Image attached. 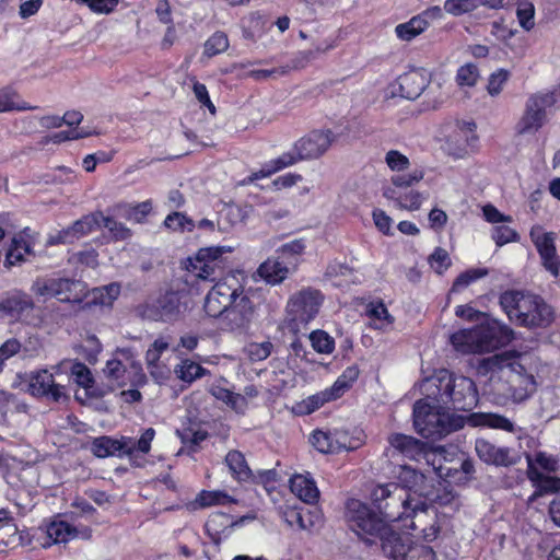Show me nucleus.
<instances>
[{
  "label": "nucleus",
  "instance_id": "nucleus-1",
  "mask_svg": "<svg viewBox=\"0 0 560 560\" xmlns=\"http://www.w3.org/2000/svg\"><path fill=\"white\" fill-rule=\"evenodd\" d=\"M523 355L515 351H504L485 358L481 368L486 372L498 373L503 382L499 390L513 402H522L536 392V381L533 374L527 373L522 363Z\"/></svg>",
  "mask_w": 560,
  "mask_h": 560
},
{
  "label": "nucleus",
  "instance_id": "nucleus-2",
  "mask_svg": "<svg viewBox=\"0 0 560 560\" xmlns=\"http://www.w3.org/2000/svg\"><path fill=\"white\" fill-rule=\"evenodd\" d=\"M500 305L511 322L526 328H547L555 320L553 308L539 295L509 290Z\"/></svg>",
  "mask_w": 560,
  "mask_h": 560
},
{
  "label": "nucleus",
  "instance_id": "nucleus-3",
  "mask_svg": "<svg viewBox=\"0 0 560 560\" xmlns=\"http://www.w3.org/2000/svg\"><path fill=\"white\" fill-rule=\"evenodd\" d=\"M337 135L331 129H313L296 140L289 152H284L273 162L275 166L264 176L294 165L300 161L317 160L326 154L337 141Z\"/></svg>",
  "mask_w": 560,
  "mask_h": 560
},
{
  "label": "nucleus",
  "instance_id": "nucleus-4",
  "mask_svg": "<svg viewBox=\"0 0 560 560\" xmlns=\"http://www.w3.org/2000/svg\"><path fill=\"white\" fill-rule=\"evenodd\" d=\"M413 425L424 438L441 439L464 425V420L424 400L416 401L413 406Z\"/></svg>",
  "mask_w": 560,
  "mask_h": 560
},
{
  "label": "nucleus",
  "instance_id": "nucleus-5",
  "mask_svg": "<svg viewBox=\"0 0 560 560\" xmlns=\"http://www.w3.org/2000/svg\"><path fill=\"white\" fill-rule=\"evenodd\" d=\"M439 384L428 380L424 386H434L439 389L440 395L435 399L436 402L451 405L457 410H470L478 402V390L474 381L466 376L447 375L440 377Z\"/></svg>",
  "mask_w": 560,
  "mask_h": 560
},
{
  "label": "nucleus",
  "instance_id": "nucleus-6",
  "mask_svg": "<svg viewBox=\"0 0 560 560\" xmlns=\"http://www.w3.org/2000/svg\"><path fill=\"white\" fill-rule=\"evenodd\" d=\"M324 296L319 290L302 289L292 294L285 306V324L294 334L313 320L319 312Z\"/></svg>",
  "mask_w": 560,
  "mask_h": 560
},
{
  "label": "nucleus",
  "instance_id": "nucleus-7",
  "mask_svg": "<svg viewBox=\"0 0 560 560\" xmlns=\"http://www.w3.org/2000/svg\"><path fill=\"white\" fill-rule=\"evenodd\" d=\"M372 495L384 523L405 520L417 500L398 483L377 486Z\"/></svg>",
  "mask_w": 560,
  "mask_h": 560
},
{
  "label": "nucleus",
  "instance_id": "nucleus-8",
  "mask_svg": "<svg viewBox=\"0 0 560 560\" xmlns=\"http://www.w3.org/2000/svg\"><path fill=\"white\" fill-rule=\"evenodd\" d=\"M557 103V91H542L528 96L524 112L515 125L520 136L535 135L548 121L547 110Z\"/></svg>",
  "mask_w": 560,
  "mask_h": 560
},
{
  "label": "nucleus",
  "instance_id": "nucleus-9",
  "mask_svg": "<svg viewBox=\"0 0 560 560\" xmlns=\"http://www.w3.org/2000/svg\"><path fill=\"white\" fill-rule=\"evenodd\" d=\"M155 430L153 428L145 429L139 440L122 436L121 439H113L110 436H100L92 442V452L100 458L114 455L131 456L135 452L148 454L151 450V443L154 440Z\"/></svg>",
  "mask_w": 560,
  "mask_h": 560
},
{
  "label": "nucleus",
  "instance_id": "nucleus-10",
  "mask_svg": "<svg viewBox=\"0 0 560 560\" xmlns=\"http://www.w3.org/2000/svg\"><path fill=\"white\" fill-rule=\"evenodd\" d=\"M345 520L349 528L366 542H372L370 537L380 536L385 530L384 521L366 504L355 499L347 501Z\"/></svg>",
  "mask_w": 560,
  "mask_h": 560
},
{
  "label": "nucleus",
  "instance_id": "nucleus-11",
  "mask_svg": "<svg viewBox=\"0 0 560 560\" xmlns=\"http://www.w3.org/2000/svg\"><path fill=\"white\" fill-rule=\"evenodd\" d=\"M36 295L56 298L60 302L81 303L88 294L85 284L79 280L47 279L37 280L32 287Z\"/></svg>",
  "mask_w": 560,
  "mask_h": 560
},
{
  "label": "nucleus",
  "instance_id": "nucleus-12",
  "mask_svg": "<svg viewBox=\"0 0 560 560\" xmlns=\"http://www.w3.org/2000/svg\"><path fill=\"white\" fill-rule=\"evenodd\" d=\"M242 292V284L234 276H228L215 282L207 293L203 308L210 317H224L228 308L233 303V298Z\"/></svg>",
  "mask_w": 560,
  "mask_h": 560
},
{
  "label": "nucleus",
  "instance_id": "nucleus-13",
  "mask_svg": "<svg viewBox=\"0 0 560 560\" xmlns=\"http://www.w3.org/2000/svg\"><path fill=\"white\" fill-rule=\"evenodd\" d=\"M388 443L393 453L397 452L402 457L416 462L423 459L428 465H431L435 471L441 469V466H435L438 454L428 443L401 433L389 435Z\"/></svg>",
  "mask_w": 560,
  "mask_h": 560
},
{
  "label": "nucleus",
  "instance_id": "nucleus-14",
  "mask_svg": "<svg viewBox=\"0 0 560 560\" xmlns=\"http://www.w3.org/2000/svg\"><path fill=\"white\" fill-rule=\"evenodd\" d=\"M480 352H490L509 345L514 339V331L508 325L497 320L487 319L477 326Z\"/></svg>",
  "mask_w": 560,
  "mask_h": 560
},
{
  "label": "nucleus",
  "instance_id": "nucleus-15",
  "mask_svg": "<svg viewBox=\"0 0 560 560\" xmlns=\"http://www.w3.org/2000/svg\"><path fill=\"white\" fill-rule=\"evenodd\" d=\"M530 240L534 243L541 264L547 271L555 278L560 273V258L557 255L556 234L553 232H544L541 226H534L530 230Z\"/></svg>",
  "mask_w": 560,
  "mask_h": 560
},
{
  "label": "nucleus",
  "instance_id": "nucleus-16",
  "mask_svg": "<svg viewBox=\"0 0 560 560\" xmlns=\"http://www.w3.org/2000/svg\"><path fill=\"white\" fill-rule=\"evenodd\" d=\"M224 252V247L201 248L187 269L198 279L214 281L217 271L222 269L220 257Z\"/></svg>",
  "mask_w": 560,
  "mask_h": 560
},
{
  "label": "nucleus",
  "instance_id": "nucleus-17",
  "mask_svg": "<svg viewBox=\"0 0 560 560\" xmlns=\"http://www.w3.org/2000/svg\"><path fill=\"white\" fill-rule=\"evenodd\" d=\"M102 212H93L83 215L77 220L71 226L58 231L48 238L49 245L72 244L81 237L92 233L101 226Z\"/></svg>",
  "mask_w": 560,
  "mask_h": 560
},
{
  "label": "nucleus",
  "instance_id": "nucleus-18",
  "mask_svg": "<svg viewBox=\"0 0 560 560\" xmlns=\"http://www.w3.org/2000/svg\"><path fill=\"white\" fill-rule=\"evenodd\" d=\"M255 316V305L242 285V292L233 298V303L228 308L223 320L231 330L248 327Z\"/></svg>",
  "mask_w": 560,
  "mask_h": 560
},
{
  "label": "nucleus",
  "instance_id": "nucleus-19",
  "mask_svg": "<svg viewBox=\"0 0 560 560\" xmlns=\"http://www.w3.org/2000/svg\"><path fill=\"white\" fill-rule=\"evenodd\" d=\"M475 451L482 462L495 466H511L516 464L520 459L512 448L497 446L485 439L476 440Z\"/></svg>",
  "mask_w": 560,
  "mask_h": 560
},
{
  "label": "nucleus",
  "instance_id": "nucleus-20",
  "mask_svg": "<svg viewBox=\"0 0 560 560\" xmlns=\"http://www.w3.org/2000/svg\"><path fill=\"white\" fill-rule=\"evenodd\" d=\"M312 445L320 453H339L355 448L351 444L348 433L343 430L322 431L316 430L311 436Z\"/></svg>",
  "mask_w": 560,
  "mask_h": 560
},
{
  "label": "nucleus",
  "instance_id": "nucleus-21",
  "mask_svg": "<svg viewBox=\"0 0 560 560\" xmlns=\"http://www.w3.org/2000/svg\"><path fill=\"white\" fill-rule=\"evenodd\" d=\"M476 124L471 121H463L456 125L455 129L447 137V145L450 152L457 156L467 153V149L477 140L475 133Z\"/></svg>",
  "mask_w": 560,
  "mask_h": 560
},
{
  "label": "nucleus",
  "instance_id": "nucleus-22",
  "mask_svg": "<svg viewBox=\"0 0 560 560\" xmlns=\"http://www.w3.org/2000/svg\"><path fill=\"white\" fill-rule=\"evenodd\" d=\"M30 388L33 395L47 396L55 401L63 396V387L55 382L52 374L47 370H42L32 375Z\"/></svg>",
  "mask_w": 560,
  "mask_h": 560
},
{
  "label": "nucleus",
  "instance_id": "nucleus-23",
  "mask_svg": "<svg viewBox=\"0 0 560 560\" xmlns=\"http://www.w3.org/2000/svg\"><path fill=\"white\" fill-rule=\"evenodd\" d=\"M34 308L32 299L23 292H13L5 298L0 299V315L19 319L25 313Z\"/></svg>",
  "mask_w": 560,
  "mask_h": 560
},
{
  "label": "nucleus",
  "instance_id": "nucleus-24",
  "mask_svg": "<svg viewBox=\"0 0 560 560\" xmlns=\"http://www.w3.org/2000/svg\"><path fill=\"white\" fill-rule=\"evenodd\" d=\"M380 536L382 539V550L386 557L392 560L406 559L413 544L409 537H404L386 529Z\"/></svg>",
  "mask_w": 560,
  "mask_h": 560
},
{
  "label": "nucleus",
  "instance_id": "nucleus-25",
  "mask_svg": "<svg viewBox=\"0 0 560 560\" xmlns=\"http://www.w3.org/2000/svg\"><path fill=\"white\" fill-rule=\"evenodd\" d=\"M290 490L301 501L314 504L319 498V490L310 474H295L290 480Z\"/></svg>",
  "mask_w": 560,
  "mask_h": 560
},
{
  "label": "nucleus",
  "instance_id": "nucleus-26",
  "mask_svg": "<svg viewBox=\"0 0 560 560\" xmlns=\"http://www.w3.org/2000/svg\"><path fill=\"white\" fill-rule=\"evenodd\" d=\"M400 95L407 100H416L419 97L429 81L425 74L419 70H411L398 78Z\"/></svg>",
  "mask_w": 560,
  "mask_h": 560
},
{
  "label": "nucleus",
  "instance_id": "nucleus-27",
  "mask_svg": "<svg viewBox=\"0 0 560 560\" xmlns=\"http://www.w3.org/2000/svg\"><path fill=\"white\" fill-rule=\"evenodd\" d=\"M257 275L270 285L282 283L290 275V269L278 258H268L257 269Z\"/></svg>",
  "mask_w": 560,
  "mask_h": 560
},
{
  "label": "nucleus",
  "instance_id": "nucleus-28",
  "mask_svg": "<svg viewBox=\"0 0 560 560\" xmlns=\"http://www.w3.org/2000/svg\"><path fill=\"white\" fill-rule=\"evenodd\" d=\"M450 341L454 349L463 354L481 353L477 326L471 329H462L454 332L451 335Z\"/></svg>",
  "mask_w": 560,
  "mask_h": 560
},
{
  "label": "nucleus",
  "instance_id": "nucleus-29",
  "mask_svg": "<svg viewBox=\"0 0 560 560\" xmlns=\"http://www.w3.org/2000/svg\"><path fill=\"white\" fill-rule=\"evenodd\" d=\"M33 254V243L26 234H19L12 238L11 245L5 255L4 266L10 268L25 261L26 255Z\"/></svg>",
  "mask_w": 560,
  "mask_h": 560
},
{
  "label": "nucleus",
  "instance_id": "nucleus-30",
  "mask_svg": "<svg viewBox=\"0 0 560 560\" xmlns=\"http://www.w3.org/2000/svg\"><path fill=\"white\" fill-rule=\"evenodd\" d=\"M225 465L228 466L232 477L240 481L246 482L254 479V474L249 468L245 456L237 450L230 451L225 456Z\"/></svg>",
  "mask_w": 560,
  "mask_h": 560
},
{
  "label": "nucleus",
  "instance_id": "nucleus-31",
  "mask_svg": "<svg viewBox=\"0 0 560 560\" xmlns=\"http://www.w3.org/2000/svg\"><path fill=\"white\" fill-rule=\"evenodd\" d=\"M469 421L474 427H489L491 429L514 432V423L504 416L491 412H475L469 417Z\"/></svg>",
  "mask_w": 560,
  "mask_h": 560
},
{
  "label": "nucleus",
  "instance_id": "nucleus-32",
  "mask_svg": "<svg viewBox=\"0 0 560 560\" xmlns=\"http://www.w3.org/2000/svg\"><path fill=\"white\" fill-rule=\"evenodd\" d=\"M435 514L434 509H430L423 501L416 500L412 509L408 513L405 520H410L409 524H405L406 528L418 532V535L422 532V528L429 525L431 515Z\"/></svg>",
  "mask_w": 560,
  "mask_h": 560
},
{
  "label": "nucleus",
  "instance_id": "nucleus-33",
  "mask_svg": "<svg viewBox=\"0 0 560 560\" xmlns=\"http://www.w3.org/2000/svg\"><path fill=\"white\" fill-rule=\"evenodd\" d=\"M528 479L536 487L535 495H544L560 491V478L545 474L538 469H527Z\"/></svg>",
  "mask_w": 560,
  "mask_h": 560
},
{
  "label": "nucleus",
  "instance_id": "nucleus-34",
  "mask_svg": "<svg viewBox=\"0 0 560 560\" xmlns=\"http://www.w3.org/2000/svg\"><path fill=\"white\" fill-rule=\"evenodd\" d=\"M46 533L54 544L67 542L77 538L79 535L77 527L61 520L50 522L47 526Z\"/></svg>",
  "mask_w": 560,
  "mask_h": 560
},
{
  "label": "nucleus",
  "instance_id": "nucleus-35",
  "mask_svg": "<svg viewBox=\"0 0 560 560\" xmlns=\"http://www.w3.org/2000/svg\"><path fill=\"white\" fill-rule=\"evenodd\" d=\"M366 315L371 319L370 326L375 329L385 330L394 323V317L383 302L370 303L366 307Z\"/></svg>",
  "mask_w": 560,
  "mask_h": 560
},
{
  "label": "nucleus",
  "instance_id": "nucleus-36",
  "mask_svg": "<svg viewBox=\"0 0 560 560\" xmlns=\"http://www.w3.org/2000/svg\"><path fill=\"white\" fill-rule=\"evenodd\" d=\"M332 400H336L335 397L329 389L326 388L300 401L295 407V411L300 415H310L323 407L326 402Z\"/></svg>",
  "mask_w": 560,
  "mask_h": 560
},
{
  "label": "nucleus",
  "instance_id": "nucleus-37",
  "mask_svg": "<svg viewBox=\"0 0 560 560\" xmlns=\"http://www.w3.org/2000/svg\"><path fill=\"white\" fill-rule=\"evenodd\" d=\"M384 196L387 199L394 200L397 207L410 211L418 210L422 202V195L416 190H410L405 195H398L396 189L387 188L384 191Z\"/></svg>",
  "mask_w": 560,
  "mask_h": 560
},
{
  "label": "nucleus",
  "instance_id": "nucleus-38",
  "mask_svg": "<svg viewBox=\"0 0 560 560\" xmlns=\"http://www.w3.org/2000/svg\"><path fill=\"white\" fill-rule=\"evenodd\" d=\"M156 308L163 320H171L179 314V296L175 292H166L156 301Z\"/></svg>",
  "mask_w": 560,
  "mask_h": 560
},
{
  "label": "nucleus",
  "instance_id": "nucleus-39",
  "mask_svg": "<svg viewBox=\"0 0 560 560\" xmlns=\"http://www.w3.org/2000/svg\"><path fill=\"white\" fill-rule=\"evenodd\" d=\"M425 30L428 28L424 20L415 15L409 21L398 24L395 27V34L399 39L410 42L422 34Z\"/></svg>",
  "mask_w": 560,
  "mask_h": 560
},
{
  "label": "nucleus",
  "instance_id": "nucleus-40",
  "mask_svg": "<svg viewBox=\"0 0 560 560\" xmlns=\"http://www.w3.org/2000/svg\"><path fill=\"white\" fill-rule=\"evenodd\" d=\"M360 374L357 365L348 366L342 374L328 388L335 399L340 398L347 390L351 388L353 383L358 380Z\"/></svg>",
  "mask_w": 560,
  "mask_h": 560
},
{
  "label": "nucleus",
  "instance_id": "nucleus-41",
  "mask_svg": "<svg viewBox=\"0 0 560 560\" xmlns=\"http://www.w3.org/2000/svg\"><path fill=\"white\" fill-rule=\"evenodd\" d=\"M281 516L283 521L290 527H296L298 529L306 530L313 526V522L310 518H305L303 510L296 506H289L281 509Z\"/></svg>",
  "mask_w": 560,
  "mask_h": 560
},
{
  "label": "nucleus",
  "instance_id": "nucleus-42",
  "mask_svg": "<svg viewBox=\"0 0 560 560\" xmlns=\"http://www.w3.org/2000/svg\"><path fill=\"white\" fill-rule=\"evenodd\" d=\"M527 469H538L545 474L556 472L559 464L558 459L545 452H538L534 457L527 456Z\"/></svg>",
  "mask_w": 560,
  "mask_h": 560
},
{
  "label": "nucleus",
  "instance_id": "nucleus-43",
  "mask_svg": "<svg viewBox=\"0 0 560 560\" xmlns=\"http://www.w3.org/2000/svg\"><path fill=\"white\" fill-rule=\"evenodd\" d=\"M18 94L11 89L0 90V113L10 110H34L37 107L25 102H18Z\"/></svg>",
  "mask_w": 560,
  "mask_h": 560
},
{
  "label": "nucleus",
  "instance_id": "nucleus-44",
  "mask_svg": "<svg viewBox=\"0 0 560 560\" xmlns=\"http://www.w3.org/2000/svg\"><path fill=\"white\" fill-rule=\"evenodd\" d=\"M174 372L179 380L192 383L195 380L202 377L207 370L194 361L184 360L180 364L176 365Z\"/></svg>",
  "mask_w": 560,
  "mask_h": 560
},
{
  "label": "nucleus",
  "instance_id": "nucleus-45",
  "mask_svg": "<svg viewBox=\"0 0 560 560\" xmlns=\"http://www.w3.org/2000/svg\"><path fill=\"white\" fill-rule=\"evenodd\" d=\"M229 38L223 32H215L205 43L203 55L208 58L224 52L229 48Z\"/></svg>",
  "mask_w": 560,
  "mask_h": 560
},
{
  "label": "nucleus",
  "instance_id": "nucleus-46",
  "mask_svg": "<svg viewBox=\"0 0 560 560\" xmlns=\"http://www.w3.org/2000/svg\"><path fill=\"white\" fill-rule=\"evenodd\" d=\"M102 224L108 230L114 241H126L132 236V232L128 226L112 217H105L102 214L101 225Z\"/></svg>",
  "mask_w": 560,
  "mask_h": 560
},
{
  "label": "nucleus",
  "instance_id": "nucleus-47",
  "mask_svg": "<svg viewBox=\"0 0 560 560\" xmlns=\"http://www.w3.org/2000/svg\"><path fill=\"white\" fill-rule=\"evenodd\" d=\"M313 349L318 353L329 354L335 349L334 339L324 330H314L310 335Z\"/></svg>",
  "mask_w": 560,
  "mask_h": 560
},
{
  "label": "nucleus",
  "instance_id": "nucleus-48",
  "mask_svg": "<svg viewBox=\"0 0 560 560\" xmlns=\"http://www.w3.org/2000/svg\"><path fill=\"white\" fill-rule=\"evenodd\" d=\"M197 503L202 506H212L217 504H226L233 502L234 500L224 491L214 490V491H201L197 499Z\"/></svg>",
  "mask_w": 560,
  "mask_h": 560
},
{
  "label": "nucleus",
  "instance_id": "nucleus-49",
  "mask_svg": "<svg viewBox=\"0 0 560 560\" xmlns=\"http://www.w3.org/2000/svg\"><path fill=\"white\" fill-rule=\"evenodd\" d=\"M516 16L520 25L525 31H530L535 26V7L532 2L522 1L516 9Z\"/></svg>",
  "mask_w": 560,
  "mask_h": 560
},
{
  "label": "nucleus",
  "instance_id": "nucleus-50",
  "mask_svg": "<svg viewBox=\"0 0 560 560\" xmlns=\"http://www.w3.org/2000/svg\"><path fill=\"white\" fill-rule=\"evenodd\" d=\"M130 374L126 370V366L121 363V361L117 359H113L107 361L106 366L104 369V374L108 380L116 382L119 386H124L126 384V374Z\"/></svg>",
  "mask_w": 560,
  "mask_h": 560
},
{
  "label": "nucleus",
  "instance_id": "nucleus-51",
  "mask_svg": "<svg viewBox=\"0 0 560 560\" xmlns=\"http://www.w3.org/2000/svg\"><path fill=\"white\" fill-rule=\"evenodd\" d=\"M487 275H488V270L482 269V268L469 269L465 272H462L454 281L452 291L458 292V291L467 288L470 283L475 282L476 280H478Z\"/></svg>",
  "mask_w": 560,
  "mask_h": 560
},
{
  "label": "nucleus",
  "instance_id": "nucleus-52",
  "mask_svg": "<svg viewBox=\"0 0 560 560\" xmlns=\"http://www.w3.org/2000/svg\"><path fill=\"white\" fill-rule=\"evenodd\" d=\"M385 163L393 172H404L409 168L410 161L408 156L398 150H389L385 155Z\"/></svg>",
  "mask_w": 560,
  "mask_h": 560
},
{
  "label": "nucleus",
  "instance_id": "nucleus-53",
  "mask_svg": "<svg viewBox=\"0 0 560 560\" xmlns=\"http://www.w3.org/2000/svg\"><path fill=\"white\" fill-rule=\"evenodd\" d=\"M428 260L431 268L439 275H442L452 264L448 253L442 247H436Z\"/></svg>",
  "mask_w": 560,
  "mask_h": 560
},
{
  "label": "nucleus",
  "instance_id": "nucleus-54",
  "mask_svg": "<svg viewBox=\"0 0 560 560\" xmlns=\"http://www.w3.org/2000/svg\"><path fill=\"white\" fill-rule=\"evenodd\" d=\"M476 9V0H445L444 2V10L454 16L469 13Z\"/></svg>",
  "mask_w": 560,
  "mask_h": 560
},
{
  "label": "nucleus",
  "instance_id": "nucleus-55",
  "mask_svg": "<svg viewBox=\"0 0 560 560\" xmlns=\"http://www.w3.org/2000/svg\"><path fill=\"white\" fill-rule=\"evenodd\" d=\"M478 78V69L472 63H466L457 70L456 81L460 86H474Z\"/></svg>",
  "mask_w": 560,
  "mask_h": 560
},
{
  "label": "nucleus",
  "instance_id": "nucleus-56",
  "mask_svg": "<svg viewBox=\"0 0 560 560\" xmlns=\"http://www.w3.org/2000/svg\"><path fill=\"white\" fill-rule=\"evenodd\" d=\"M71 375L75 383L84 388H89L93 384V376L90 369L81 362H75L71 366Z\"/></svg>",
  "mask_w": 560,
  "mask_h": 560
},
{
  "label": "nucleus",
  "instance_id": "nucleus-57",
  "mask_svg": "<svg viewBox=\"0 0 560 560\" xmlns=\"http://www.w3.org/2000/svg\"><path fill=\"white\" fill-rule=\"evenodd\" d=\"M85 4L92 12L97 14L112 13L119 3V0H75Z\"/></svg>",
  "mask_w": 560,
  "mask_h": 560
},
{
  "label": "nucleus",
  "instance_id": "nucleus-58",
  "mask_svg": "<svg viewBox=\"0 0 560 560\" xmlns=\"http://www.w3.org/2000/svg\"><path fill=\"white\" fill-rule=\"evenodd\" d=\"M152 211L151 200H145L133 206H129L126 218L130 221L141 223L145 217Z\"/></svg>",
  "mask_w": 560,
  "mask_h": 560
},
{
  "label": "nucleus",
  "instance_id": "nucleus-59",
  "mask_svg": "<svg viewBox=\"0 0 560 560\" xmlns=\"http://www.w3.org/2000/svg\"><path fill=\"white\" fill-rule=\"evenodd\" d=\"M94 299H100L102 305H110L120 294V285L110 283L101 289L93 290Z\"/></svg>",
  "mask_w": 560,
  "mask_h": 560
},
{
  "label": "nucleus",
  "instance_id": "nucleus-60",
  "mask_svg": "<svg viewBox=\"0 0 560 560\" xmlns=\"http://www.w3.org/2000/svg\"><path fill=\"white\" fill-rule=\"evenodd\" d=\"M423 176L421 170H415L409 174L395 175L390 178V182L396 188H408L419 183Z\"/></svg>",
  "mask_w": 560,
  "mask_h": 560
},
{
  "label": "nucleus",
  "instance_id": "nucleus-61",
  "mask_svg": "<svg viewBox=\"0 0 560 560\" xmlns=\"http://www.w3.org/2000/svg\"><path fill=\"white\" fill-rule=\"evenodd\" d=\"M492 238L498 246H503L510 242L518 240V234L515 230L506 225L493 228Z\"/></svg>",
  "mask_w": 560,
  "mask_h": 560
},
{
  "label": "nucleus",
  "instance_id": "nucleus-62",
  "mask_svg": "<svg viewBox=\"0 0 560 560\" xmlns=\"http://www.w3.org/2000/svg\"><path fill=\"white\" fill-rule=\"evenodd\" d=\"M272 348L273 346L270 341L250 343L248 346V355L252 361H262L271 354Z\"/></svg>",
  "mask_w": 560,
  "mask_h": 560
},
{
  "label": "nucleus",
  "instance_id": "nucleus-63",
  "mask_svg": "<svg viewBox=\"0 0 560 560\" xmlns=\"http://www.w3.org/2000/svg\"><path fill=\"white\" fill-rule=\"evenodd\" d=\"M164 224L166 228L172 229L174 231L185 229L190 231L194 226L191 220L187 219L180 212H173L168 214L164 220Z\"/></svg>",
  "mask_w": 560,
  "mask_h": 560
},
{
  "label": "nucleus",
  "instance_id": "nucleus-64",
  "mask_svg": "<svg viewBox=\"0 0 560 560\" xmlns=\"http://www.w3.org/2000/svg\"><path fill=\"white\" fill-rule=\"evenodd\" d=\"M405 560H436V555L431 547L412 544Z\"/></svg>",
  "mask_w": 560,
  "mask_h": 560
}]
</instances>
